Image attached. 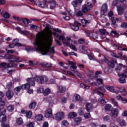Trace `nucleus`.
Instances as JSON below:
<instances>
[{
    "instance_id": "1",
    "label": "nucleus",
    "mask_w": 127,
    "mask_h": 127,
    "mask_svg": "<svg viewBox=\"0 0 127 127\" xmlns=\"http://www.w3.org/2000/svg\"><path fill=\"white\" fill-rule=\"evenodd\" d=\"M52 35L50 34H46L41 41L39 39H36V42L34 43V45L37 46L35 48L36 50H39L42 55H47V53L49 52L51 54L55 53V47H51L52 45Z\"/></svg>"
},
{
    "instance_id": "2",
    "label": "nucleus",
    "mask_w": 127,
    "mask_h": 127,
    "mask_svg": "<svg viewBox=\"0 0 127 127\" xmlns=\"http://www.w3.org/2000/svg\"><path fill=\"white\" fill-rule=\"evenodd\" d=\"M35 80L39 84H45V83L48 82V77L46 75L36 76Z\"/></svg>"
},
{
    "instance_id": "3",
    "label": "nucleus",
    "mask_w": 127,
    "mask_h": 127,
    "mask_svg": "<svg viewBox=\"0 0 127 127\" xmlns=\"http://www.w3.org/2000/svg\"><path fill=\"white\" fill-rule=\"evenodd\" d=\"M92 3L91 2H87V4L83 5L82 7V11L83 13H87V12L91 10V8L92 7Z\"/></svg>"
},
{
    "instance_id": "4",
    "label": "nucleus",
    "mask_w": 127,
    "mask_h": 127,
    "mask_svg": "<svg viewBox=\"0 0 127 127\" xmlns=\"http://www.w3.org/2000/svg\"><path fill=\"white\" fill-rule=\"evenodd\" d=\"M34 3L36 5L39 6V7H42V8H46L48 7V1L47 0H44V2H40L39 1H36Z\"/></svg>"
},
{
    "instance_id": "5",
    "label": "nucleus",
    "mask_w": 127,
    "mask_h": 127,
    "mask_svg": "<svg viewBox=\"0 0 127 127\" xmlns=\"http://www.w3.org/2000/svg\"><path fill=\"white\" fill-rule=\"evenodd\" d=\"M30 88V85H29L28 83L23 84L22 85V86H18L14 88V91L15 93H19V92H20V90L22 89H23L24 90L25 89H28Z\"/></svg>"
},
{
    "instance_id": "6",
    "label": "nucleus",
    "mask_w": 127,
    "mask_h": 127,
    "mask_svg": "<svg viewBox=\"0 0 127 127\" xmlns=\"http://www.w3.org/2000/svg\"><path fill=\"white\" fill-rule=\"evenodd\" d=\"M64 118V113L63 112H60L56 114L55 115L54 117H53V119L54 120H56V121H61L62 119Z\"/></svg>"
},
{
    "instance_id": "7",
    "label": "nucleus",
    "mask_w": 127,
    "mask_h": 127,
    "mask_svg": "<svg viewBox=\"0 0 127 127\" xmlns=\"http://www.w3.org/2000/svg\"><path fill=\"white\" fill-rule=\"evenodd\" d=\"M94 93H95L96 94H97L98 95H99L100 96L101 98L99 99V102L102 104V105H104L106 104V101L105 99H103L102 97H104V94L103 93L100 92L99 90H97V89L93 90Z\"/></svg>"
},
{
    "instance_id": "8",
    "label": "nucleus",
    "mask_w": 127,
    "mask_h": 127,
    "mask_svg": "<svg viewBox=\"0 0 127 127\" xmlns=\"http://www.w3.org/2000/svg\"><path fill=\"white\" fill-rule=\"evenodd\" d=\"M118 76L119 77V83H121V84H125L126 82V78H127V74H125V73L118 74Z\"/></svg>"
},
{
    "instance_id": "9",
    "label": "nucleus",
    "mask_w": 127,
    "mask_h": 127,
    "mask_svg": "<svg viewBox=\"0 0 127 127\" xmlns=\"http://www.w3.org/2000/svg\"><path fill=\"white\" fill-rule=\"evenodd\" d=\"M2 112L0 115V122L3 124V123H5V121H6V117H5V116L4 115V114H5V109H2Z\"/></svg>"
},
{
    "instance_id": "10",
    "label": "nucleus",
    "mask_w": 127,
    "mask_h": 127,
    "mask_svg": "<svg viewBox=\"0 0 127 127\" xmlns=\"http://www.w3.org/2000/svg\"><path fill=\"white\" fill-rule=\"evenodd\" d=\"M107 12H108V5L107 4H104L102 6L101 10V16L105 15V13H107Z\"/></svg>"
},
{
    "instance_id": "11",
    "label": "nucleus",
    "mask_w": 127,
    "mask_h": 127,
    "mask_svg": "<svg viewBox=\"0 0 127 127\" xmlns=\"http://www.w3.org/2000/svg\"><path fill=\"white\" fill-rule=\"evenodd\" d=\"M13 91H12L11 89H8L6 92V96L7 97L8 100H11L13 97Z\"/></svg>"
},
{
    "instance_id": "12",
    "label": "nucleus",
    "mask_w": 127,
    "mask_h": 127,
    "mask_svg": "<svg viewBox=\"0 0 127 127\" xmlns=\"http://www.w3.org/2000/svg\"><path fill=\"white\" fill-rule=\"evenodd\" d=\"M117 64V60L116 59H112L109 62L108 65L109 68H115V65Z\"/></svg>"
},
{
    "instance_id": "13",
    "label": "nucleus",
    "mask_w": 127,
    "mask_h": 127,
    "mask_svg": "<svg viewBox=\"0 0 127 127\" xmlns=\"http://www.w3.org/2000/svg\"><path fill=\"white\" fill-rule=\"evenodd\" d=\"M74 24L75 25H72L71 26V28L74 30V31H77V30H79V26H81L82 24L81 23H78V21H74Z\"/></svg>"
},
{
    "instance_id": "14",
    "label": "nucleus",
    "mask_w": 127,
    "mask_h": 127,
    "mask_svg": "<svg viewBox=\"0 0 127 127\" xmlns=\"http://www.w3.org/2000/svg\"><path fill=\"white\" fill-rule=\"evenodd\" d=\"M119 115V109L114 108L111 111V117L113 118H117Z\"/></svg>"
},
{
    "instance_id": "15",
    "label": "nucleus",
    "mask_w": 127,
    "mask_h": 127,
    "mask_svg": "<svg viewBox=\"0 0 127 127\" xmlns=\"http://www.w3.org/2000/svg\"><path fill=\"white\" fill-rule=\"evenodd\" d=\"M48 3H49L50 5V9H54L56 6V2L54 1V0L48 1Z\"/></svg>"
},
{
    "instance_id": "16",
    "label": "nucleus",
    "mask_w": 127,
    "mask_h": 127,
    "mask_svg": "<svg viewBox=\"0 0 127 127\" xmlns=\"http://www.w3.org/2000/svg\"><path fill=\"white\" fill-rule=\"evenodd\" d=\"M34 80H35V78H28L27 79V81L28 83V85H29L30 87V86H35V81Z\"/></svg>"
},
{
    "instance_id": "17",
    "label": "nucleus",
    "mask_w": 127,
    "mask_h": 127,
    "mask_svg": "<svg viewBox=\"0 0 127 127\" xmlns=\"http://www.w3.org/2000/svg\"><path fill=\"white\" fill-rule=\"evenodd\" d=\"M45 117L46 118H50V117H52V109H49L46 113H45Z\"/></svg>"
},
{
    "instance_id": "18",
    "label": "nucleus",
    "mask_w": 127,
    "mask_h": 127,
    "mask_svg": "<svg viewBox=\"0 0 127 127\" xmlns=\"http://www.w3.org/2000/svg\"><path fill=\"white\" fill-rule=\"evenodd\" d=\"M85 109L87 111V112H90V111H91L92 108H93V105H92V103H87L85 105Z\"/></svg>"
},
{
    "instance_id": "19",
    "label": "nucleus",
    "mask_w": 127,
    "mask_h": 127,
    "mask_svg": "<svg viewBox=\"0 0 127 127\" xmlns=\"http://www.w3.org/2000/svg\"><path fill=\"white\" fill-rule=\"evenodd\" d=\"M19 42V40L18 39H15L12 41V43L15 45V46H18V47H20L22 46V44L20 43H18Z\"/></svg>"
},
{
    "instance_id": "20",
    "label": "nucleus",
    "mask_w": 127,
    "mask_h": 127,
    "mask_svg": "<svg viewBox=\"0 0 127 127\" xmlns=\"http://www.w3.org/2000/svg\"><path fill=\"white\" fill-rule=\"evenodd\" d=\"M117 11L119 15L124 14V7L122 6H117Z\"/></svg>"
},
{
    "instance_id": "21",
    "label": "nucleus",
    "mask_w": 127,
    "mask_h": 127,
    "mask_svg": "<svg viewBox=\"0 0 127 127\" xmlns=\"http://www.w3.org/2000/svg\"><path fill=\"white\" fill-rule=\"evenodd\" d=\"M87 76H88V77H89L90 79H93L94 78H96L94 72L90 70H88L87 72Z\"/></svg>"
},
{
    "instance_id": "22",
    "label": "nucleus",
    "mask_w": 127,
    "mask_h": 127,
    "mask_svg": "<svg viewBox=\"0 0 127 127\" xmlns=\"http://www.w3.org/2000/svg\"><path fill=\"white\" fill-rule=\"evenodd\" d=\"M42 66L45 68H51L52 64L50 63H44L42 64Z\"/></svg>"
},
{
    "instance_id": "23",
    "label": "nucleus",
    "mask_w": 127,
    "mask_h": 127,
    "mask_svg": "<svg viewBox=\"0 0 127 127\" xmlns=\"http://www.w3.org/2000/svg\"><path fill=\"white\" fill-rule=\"evenodd\" d=\"M82 2L80 0H74L72 2V5L74 7H77L78 4H81Z\"/></svg>"
},
{
    "instance_id": "24",
    "label": "nucleus",
    "mask_w": 127,
    "mask_h": 127,
    "mask_svg": "<svg viewBox=\"0 0 127 127\" xmlns=\"http://www.w3.org/2000/svg\"><path fill=\"white\" fill-rule=\"evenodd\" d=\"M21 19L22 20L23 23L25 24L26 26H28V24L30 22V20H29V19L25 18Z\"/></svg>"
},
{
    "instance_id": "25",
    "label": "nucleus",
    "mask_w": 127,
    "mask_h": 127,
    "mask_svg": "<svg viewBox=\"0 0 127 127\" xmlns=\"http://www.w3.org/2000/svg\"><path fill=\"white\" fill-rule=\"evenodd\" d=\"M81 122H82V119L81 118H76L74 121V125L78 126V125L81 124Z\"/></svg>"
},
{
    "instance_id": "26",
    "label": "nucleus",
    "mask_w": 127,
    "mask_h": 127,
    "mask_svg": "<svg viewBox=\"0 0 127 127\" xmlns=\"http://www.w3.org/2000/svg\"><path fill=\"white\" fill-rule=\"evenodd\" d=\"M111 102L115 108H119V103H118L117 101L115 100L113 98H111Z\"/></svg>"
},
{
    "instance_id": "27",
    "label": "nucleus",
    "mask_w": 127,
    "mask_h": 127,
    "mask_svg": "<svg viewBox=\"0 0 127 127\" xmlns=\"http://www.w3.org/2000/svg\"><path fill=\"white\" fill-rule=\"evenodd\" d=\"M123 66V68H127V66L124 65V64H119V65L117 66L115 68L116 71H120V70H121V69H122V66Z\"/></svg>"
},
{
    "instance_id": "28",
    "label": "nucleus",
    "mask_w": 127,
    "mask_h": 127,
    "mask_svg": "<svg viewBox=\"0 0 127 127\" xmlns=\"http://www.w3.org/2000/svg\"><path fill=\"white\" fill-rule=\"evenodd\" d=\"M43 119V116L42 115H38L35 117V120L38 122H40V121H42Z\"/></svg>"
},
{
    "instance_id": "29",
    "label": "nucleus",
    "mask_w": 127,
    "mask_h": 127,
    "mask_svg": "<svg viewBox=\"0 0 127 127\" xmlns=\"http://www.w3.org/2000/svg\"><path fill=\"white\" fill-rule=\"evenodd\" d=\"M7 59L10 60V61L15 60V56L12 55L8 54L7 56Z\"/></svg>"
},
{
    "instance_id": "30",
    "label": "nucleus",
    "mask_w": 127,
    "mask_h": 127,
    "mask_svg": "<svg viewBox=\"0 0 127 127\" xmlns=\"http://www.w3.org/2000/svg\"><path fill=\"white\" fill-rule=\"evenodd\" d=\"M111 108H112V105H111V104H106L105 105L104 107L105 111H107V112L111 111Z\"/></svg>"
},
{
    "instance_id": "31",
    "label": "nucleus",
    "mask_w": 127,
    "mask_h": 127,
    "mask_svg": "<svg viewBox=\"0 0 127 127\" xmlns=\"http://www.w3.org/2000/svg\"><path fill=\"white\" fill-rule=\"evenodd\" d=\"M35 107H36V102L34 101L30 104L29 108L31 110L32 109H34Z\"/></svg>"
},
{
    "instance_id": "32",
    "label": "nucleus",
    "mask_w": 127,
    "mask_h": 127,
    "mask_svg": "<svg viewBox=\"0 0 127 127\" xmlns=\"http://www.w3.org/2000/svg\"><path fill=\"white\" fill-rule=\"evenodd\" d=\"M119 123L121 127H126L127 126V123H126V121L124 120L120 119Z\"/></svg>"
},
{
    "instance_id": "33",
    "label": "nucleus",
    "mask_w": 127,
    "mask_h": 127,
    "mask_svg": "<svg viewBox=\"0 0 127 127\" xmlns=\"http://www.w3.org/2000/svg\"><path fill=\"white\" fill-rule=\"evenodd\" d=\"M75 117H77V113L75 112H71L68 115V118L70 119H73V118H75Z\"/></svg>"
},
{
    "instance_id": "34",
    "label": "nucleus",
    "mask_w": 127,
    "mask_h": 127,
    "mask_svg": "<svg viewBox=\"0 0 127 127\" xmlns=\"http://www.w3.org/2000/svg\"><path fill=\"white\" fill-rule=\"evenodd\" d=\"M59 91L60 93H64L66 91V88L61 85L59 86Z\"/></svg>"
},
{
    "instance_id": "35",
    "label": "nucleus",
    "mask_w": 127,
    "mask_h": 127,
    "mask_svg": "<svg viewBox=\"0 0 127 127\" xmlns=\"http://www.w3.org/2000/svg\"><path fill=\"white\" fill-rule=\"evenodd\" d=\"M51 92L50 91V89L48 88L44 90L43 94L44 95V96H48V95H49V94H50Z\"/></svg>"
},
{
    "instance_id": "36",
    "label": "nucleus",
    "mask_w": 127,
    "mask_h": 127,
    "mask_svg": "<svg viewBox=\"0 0 127 127\" xmlns=\"http://www.w3.org/2000/svg\"><path fill=\"white\" fill-rule=\"evenodd\" d=\"M80 100V95L78 94H75L73 97V102H78Z\"/></svg>"
},
{
    "instance_id": "37",
    "label": "nucleus",
    "mask_w": 127,
    "mask_h": 127,
    "mask_svg": "<svg viewBox=\"0 0 127 127\" xmlns=\"http://www.w3.org/2000/svg\"><path fill=\"white\" fill-rule=\"evenodd\" d=\"M111 19L112 21V25H114L115 27H117L118 25L116 24V23H117V21L115 19V18H114L113 17H111Z\"/></svg>"
},
{
    "instance_id": "38",
    "label": "nucleus",
    "mask_w": 127,
    "mask_h": 127,
    "mask_svg": "<svg viewBox=\"0 0 127 127\" xmlns=\"http://www.w3.org/2000/svg\"><path fill=\"white\" fill-rule=\"evenodd\" d=\"M78 114L79 116H84V111H83L82 108H79L78 110Z\"/></svg>"
},
{
    "instance_id": "39",
    "label": "nucleus",
    "mask_w": 127,
    "mask_h": 127,
    "mask_svg": "<svg viewBox=\"0 0 127 127\" xmlns=\"http://www.w3.org/2000/svg\"><path fill=\"white\" fill-rule=\"evenodd\" d=\"M81 23H83L84 24H89L91 21L90 20H87L85 19H82L80 20Z\"/></svg>"
},
{
    "instance_id": "40",
    "label": "nucleus",
    "mask_w": 127,
    "mask_h": 127,
    "mask_svg": "<svg viewBox=\"0 0 127 127\" xmlns=\"http://www.w3.org/2000/svg\"><path fill=\"white\" fill-rule=\"evenodd\" d=\"M7 110L9 112H12L14 110V106L13 105H9L7 107Z\"/></svg>"
},
{
    "instance_id": "41",
    "label": "nucleus",
    "mask_w": 127,
    "mask_h": 127,
    "mask_svg": "<svg viewBox=\"0 0 127 127\" xmlns=\"http://www.w3.org/2000/svg\"><path fill=\"white\" fill-rule=\"evenodd\" d=\"M26 115L28 119H30L32 116V112L30 111H29L26 113Z\"/></svg>"
},
{
    "instance_id": "42",
    "label": "nucleus",
    "mask_w": 127,
    "mask_h": 127,
    "mask_svg": "<svg viewBox=\"0 0 127 127\" xmlns=\"http://www.w3.org/2000/svg\"><path fill=\"white\" fill-rule=\"evenodd\" d=\"M118 89H120L119 91L121 94H127V91H126V88H125V87L118 88Z\"/></svg>"
},
{
    "instance_id": "43",
    "label": "nucleus",
    "mask_w": 127,
    "mask_h": 127,
    "mask_svg": "<svg viewBox=\"0 0 127 127\" xmlns=\"http://www.w3.org/2000/svg\"><path fill=\"white\" fill-rule=\"evenodd\" d=\"M16 123L18 125H22L23 123V121L22 120V119L20 118L16 120Z\"/></svg>"
},
{
    "instance_id": "44",
    "label": "nucleus",
    "mask_w": 127,
    "mask_h": 127,
    "mask_svg": "<svg viewBox=\"0 0 127 127\" xmlns=\"http://www.w3.org/2000/svg\"><path fill=\"white\" fill-rule=\"evenodd\" d=\"M62 126H64V127H68V126H69V123H68V121L66 120H64L62 122Z\"/></svg>"
},
{
    "instance_id": "45",
    "label": "nucleus",
    "mask_w": 127,
    "mask_h": 127,
    "mask_svg": "<svg viewBox=\"0 0 127 127\" xmlns=\"http://www.w3.org/2000/svg\"><path fill=\"white\" fill-rule=\"evenodd\" d=\"M107 89L108 91H110V92H112V93H114L115 92V88L113 86H108L107 87Z\"/></svg>"
},
{
    "instance_id": "46",
    "label": "nucleus",
    "mask_w": 127,
    "mask_h": 127,
    "mask_svg": "<svg viewBox=\"0 0 127 127\" xmlns=\"http://www.w3.org/2000/svg\"><path fill=\"white\" fill-rule=\"evenodd\" d=\"M15 66H17V65L16 64H7V66H6V69H7V68H9V67H15Z\"/></svg>"
},
{
    "instance_id": "47",
    "label": "nucleus",
    "mask_w": 127,
    "mask_h": 127,
    "mask_svg": "<svg viewBox=\"0 0 127 127\" xmlns=\"http://www.w3.org/2000/svg\"><path fill=\"white\" fill-rule=\"evenodd\" d=\"M11 87H12V82H10L7 84L6 88L8 90H10Z\"/></svg>"
},
{
    "instance_id": "48",
    "label": "nucleus",
    "mask_w": 127,
    "mask_h": 127,
    "mask_svg": "<svg viewBox=\"0 0 127 127\" xmlns=\"http://www.w3.org/2000/svg\"><path fill=\"white\" fill-rule=\"evenodd\" d=\"M111 120V117L110 116L107 115L103 118V120L104 122H108Z\"/></svg>"
},
{
    "instance_id": "49",
    "label": "nucleus",
    "mask_w": 127,
    "mask_h": 127,
    "mask_svg": "<svg viewBox=\"0 0 127 127\" xmlns=\"http://www.w3.org/2000/svg\"><path fill=\"white\" fill-rule=\"evenodd\" d=\"M3 17H4V18L7 19V18H9V16H10V15H9V14L8 12H5L4 13H3Z\"/></svg>"
},
{
    "instance_id": "50",
    "label": "nucleus",
    "mask_w": 127,
    "mask_h": 127,
    "mask_svg": "<svg viewBox=\"0 0 127 127\" xmlns=\"http://www.w3.org/2000/svg\"><path fill=\"white\" fill-rule=\"evenodd\" d=\"M99 31L102 35H105V34H106V33H107V30H106V29H100L99 30Z\"/></svg>"
},
{
    "instance_id": "51",
    "label": "nucleus",
    "mask_w": 127,
    "mask_h": 127,
    "mask_svg": "<svg viewBox=\"0 0 127 127\" xmlns=\"http://www.w3.org/2000/svg\"><path fill=\"white\" fill-rule=\"evenodd\" d=\"M64 45V46H66L67 47L70 46L71 45V43H70V41H67V42H63Z\"/></svg>"
},
{
    "instance_id": "52",
    "label": "nucleus",
    "mask_w": 127,
    "mask_h": 127,
    "mask_svg": "<svg viewBox=\"0 0 127 127\" xmlns=\"http://www.w3.org/2000/svg\"><path fill=\"white\" fill-rule=\"evenodd\" d=\"M30 28H31V29H37L38 28H39V27H38V26H36L35 25H30Z\"/></svg>"
},
{
    "instance_id": "53",
    "label": "nucleus",
    "mask_w": 127,
    "mask_h": 127,
    "mask_svg": "<svg viewBox=\"0 0 127 127\" xmlns=\"http://www.w3.org/2000/svg\"><path fill=\"white\" fill-rule=\"evenodd\" d=\"M85 119H90L91 118V114L90 113H86L84 115Z\"/></svg>"
},
{
    "instance_id": "54",
    "label": "nucleus",
    "mask_w": 127,
    "mask_h": 127,
    "mask_svg": "<svg viewBox=\"0 0 127 127\" xmlns=\"http://www.w3.org/2000/svg\"><path fill=\"white\" fill-rule=\"evenodd\" d=\"M5 105V102L2 99H0V107H3Z\"/></svg>"
},
{
    "instance_id": "55",
    "label": "nucleus",
    "mask_w": 127,
    "mask_h": 127,
    "mask_svg": "<svg viewBox=\"0 0 127 127\" xmlns=\"http://www.w3.org/2000/svg\"><path fill=\"white\" fill-rule=\"evenodd\" d=\"M76 15L77 16H82L83 15V12L82 11H78L76 12Z\"/></svg>"
},
{
    "instance_id": "56",
    "label": "nucleus",
    "mask_w": 127,
    "mask_h": 127,
    "mask_svg": "<svg viewBox=\"0 0 127 127\" xmlns=\"http://www.w3.org/2000/svg\"><path fill=\"white\" fill-rule=\"evenodd\" d=\"M96 81H97V83H98V85L103 84V79H102V78H98L96 79Z\"/></svg>"
},
{
    "instance_id": "57",
    "label": "nucleus",
    "mask_w": 127,
    "mask_h": 127,
    "mask_svg": "<svg viewBox=\"0 0 127 127\" xmlns=\"http://www.w3.org/2000/svg\"><path fill=\"white\" fill-rule=\"evenodd\" d=\"M0 67H4V69H6V63H2L0 64Z\"/></svg>"
},
{
    "instance_id": "58",
    "label": "nucleus",
    "mask_w": 127,
    "mask_h": 127,
    "mask_svg": "<svg viewBox=\"0 0 127 127\" xmlns=\"http://www.w3.org/2000/svg\"><path fill=\"white\" fill-rule=\"evenodd\" d=\"M59 39H60V40H62L63 43L64 42V41H67V40H66V39H64L62 36H60L59 37Z\"/></svg>"
},
{
    "instance_id": "59",
    "label": "nucleus",
    "mask_w": 127,
    "mask_h": 127,
    "mask_svg": "<svg viewBox=\"0 0 127 127\" xmlns=\"http://www.w3.org/2000/svg\"><path fill=\"white\" fill-rule=\"evenodd\" d=\"M78 42L80 44H84L85 43V40L84 39H80L78 40Z\"/></svg>"
},
{
    "instance_id": "60",
    "label": "nucleus",
    "mask_w": 127,
    "mask_h": 127,
    "mask_svg": "<svg viewBox=\"0 0 127 127\" xmlns=\"http://www.w3.org/2000/svg\"><path fill=\"white\" fill-rule=\"evenodd\" d=\"M122 28H127V23H123L121 25Z\"/></svg>"
},
{
    "instance_id": "61",
    "label": "nucleus",
    "mask_w": 127,
    "mask_h": 127,
    "mask_svg": "<svg viewBox=\"0 0 127 127\" xmlns=\"http://www.w3.org/2000/svg\"><path fill=\"white\" fill-rule=\"evenodd\" d=\"M13 18L15 19L17 21H21V19L19 18V17H17L16 16H13Z\"/></svg>"
},
{
    "instance_id": "62",
    "label": "nucleus",
    "mask_w": 127,
    "mask_h": 127,
    "mask_svg": "<svg viewBox=\"0 0 127 127\" xmlns=\"http://www.w3.org/2000/svg\"><path fill=\"white\" fill-rule=\"evenodd\" d=\"M91 127H97L98 126V124L96 123H92L90 124Z\"/></svg>"
},
{
    "instance_id": "63",
    "label": "nucleus",
    "mask_w": 127,
    "mask_h": 127,
    "mask_svg": "<svg viewBox=\"0 0 127 127\" xmlns=\"http://www.w3.org/2000/svg\"><path fill=\"white\" fill-rule=\"evenodd\" d=\"M49 127L48 122H45L43 125V127Z\"/></svg>"
},
{
    "instance_id": "64",
    "label": "nucleus",
    "mask_w": 127,
    "mask_h": 127,
    "mask_svg": "<svg viewBox=\"0 0 127 127\" xmlns=\"http://www.w3.org/2000/svg\"><path fill=\"white\" fill-rule=\"evenodd\" d=\"M34 123L33 122H31L29 124L27 125V127H33V125Z\"/></svg>"
}]
</instances>
